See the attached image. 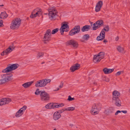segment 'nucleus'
<instances>
[{
    "label": "nucleus",
    "mask_w": 130,
    "mask_h": 130,
    "mask_svg": "<svg viewBox=\"0 0 130 130\" xmlns=\"http://www.w3.org/2000/svg\"><path fill=\"white\" fill-rule=\"evenodd\" d=\"M12 74H2L1 75V77L2 79H0V84L2 85L8 83L13 79Z\"/></svg>",
    "instance_id": "f257e3e1"
},
{
    "label": "nucleus",
    "mask_w": 130,
    "mask_h": 130,
    "mask_svg": "<svg viewBox=\"0 0 130 130\" xmlns=\"http://www.w3.org/2000/svg\"><path fill=\"white\" fill-rule=\"evenodd\" d=\"M21 21L19 18L14 19L11 22L10 28L12 29H17L20 27L21 24Z\"/></svg>",
    "instance_id": "f03ea898"
},
{
    "label": "nucleus",
    "mask_w": 130,
    "mask_h": 130,
    "mask_svg": "<svg viewBox=\"0 0 130 130\" xmlns=\"http://www.w3.org/2000/svg\"><path fill=\"white\" fill-rule=\"evenodd\" d=\"M19 66V65L17 64H8L5 69L2 70V72L7 73L10 72L17 69Z\"/></svg>",
    "instance_id": "7ed1b4c3"
},
{
    "label": "nucleus",
    "mask_w": 130,
    "mask_h": 130,
    "mask_svg": "<svg viewBox=\"0 0 130 130\" xmlns=\"http://www.w3.org/2000/svg\"><path fill=\"white\" fill-rule=\"evenodd\" d=\"M49 18L52 20L56 19L57 16V11L56 7H52L48 10Z\"/></svg>",
    "instance_id": "20e7f679"
},
{
    "label": "nucleus",
    "mask_w": 130,
    "mask_h": 130,
    "mask_svg": "<svg viewBox=\"0 0 130 130\" xmlns=\"http://www.w3.org/2000/svg\"><path fill=\"white\" fill-rule=\"evenodd\" d=\"M51 80L50 79H45L38 81L36 83L35 86L36 87H44L48 83H50Z\"/></svg>",
    "instance_id": "39448f33"
},
{
    "label": "nucleus",
    "mask_w": 130,
    "mask_h": 130,
    "mask_svg": "<svg viewBox=\"0 0 130 130\" xmlns=\"http://www.w3.org/2000/svg\"><path fill=\"white\" fill-rule=\"evenodd\" d=\"M42 13L41 10L39 8H37L32 11L30 17L31 18H33L37 17H39L41 15Z\"/></svg>",
    "instance_id": "423d86ee"
},
{
    "label": "nucleus",
    "mask_w": 130,
    "mask_h": 130,
    "mask_svg": "<svg viewBox=\"0 0 130 130\" xmlns=\"http://www.w3.org/2000/svg\"><path fill=\"white\" fill-rule=\"evenodd\" d=\"M61 27L60 29V33L61 35L64 34V31L67 32L69 30V28L68 23L66 22H62L61 24Z\"/></svg>",
    "instance_id": "0eeeda50"
},
{
    "label": "nucleus",
    "mask_w": 130,
    "mask_h": 130,
    "mask_svg": "<svg viewBox=\"0 0 130 130\" xmlns=\"http://www.w3.org/2000/svg\"><path fill=\"white\" fill-rule=\"evenodd\" d=\"M104 57V54L103 52H100L98 54L94 56L93 60L95 63L99 62Z\"/></svg>",
    "instance_id": "6e6552de"
},
{
    "label": "nucleus",
    "mask_w": 130,
    "mask_h": 130,
    "mask_svg": "<svg viewBox=\"0 0 130 130\" xmlns=\"http://www.w3.org/2000/svg\"><path fill=\"white\" fill-rule=\"evenodd\" d=\"M100 110V108L98 104H94L91 110V114L95 115L98 114Z\"/></svg>",
    "instance_id": "1a4fd4ad"
},
{
    "label": "nucleus",
    "mask_w": 130,
    "mask_h": 130,
    "mask_svg": "<svg viewBox=\"0 0 130 130\" xmlns=\"http://www.w3.org/2000/svg\"><path fill=\"white\" fill-rule=\"evenodd\" d=\"M40 99L43 101H46L49 100L50 99L49 95L45 91H42L40 94Z\"/></svg>",
    "instance_id": "9d476101"
},
{
    "label": "nucleus",
    "mask_w": 130,
    "mask_h": 130,
    "mask_svg": "<svg viewBox=\"0 0 130 130\" xmlns=\"http://www.w3.org/2000/svg\"><path fill=\"white\" fill-rule=\"evenodd\" d=\"M80 31V27L78 26H75L69 32V35L70 36L74 35L78 33Z\"/></svg>",
    "instance_id": "9b49d317"
},
{
    "label": "nucleus",
    "mask_w": 130,
    "mask_h": 130,
    "mask_svg": "<svg viewBox=\"0 0 130 130\" xmlns=\"http://www.w3.org/2000/svg\"><path fill=\"white\" fill-rule=\"evenodd\" d=\"M27 107L26 106H24L16 112L15 115V117L17 118H18L21 116L24 113Z\"/></svg>",
    "instance_id": "f8f14e48"
},
{
    "label": "nucleus",
    "mask_w": 130,
    "mask_h": 130,
    "mask_svg": "<svg viewBox=\"0 0 130 130\" xmlns=\"http://www.w3.org/2000/svg\"><path fill=\"white\" fill-rule=\"evenodd\" d=\"M51 30L50 29H48L46 30L43 38L44 42L45 43L46 41H48L51 40Z\"/></svg>",
    "instance_id": "ddd939ff"
},
{
    "label": "nucleus",
    "mask_w": 130,
    "mask_h": 130,
    "mask_svg": "<svg viewBox=\"0 0 130 130\" xmlns=\"http://www.w3.org/2000/svg\"><path fill=\"white\" fill-rule=\"evenodd\" d=\"M11 101L10 98H4L0 100V106H2L8 104Z\"/></svg>",
    "instance_id": "4468645a"
},
{
    "label": "nucleus",
    "mask_w": 130,
    "mask_h": 130,
    "mask_svg": "<svg viewBox=\"0 0 130 130\" xmlns=\"http://www.w3.org/2000/svg\"><path fill=\"white\" fill-rule=\"evenodd\" d=\"M47 109H54L57 108V103L52 102L48 103L45 106Z\"/></svg>",
    "instance_id": "2eb2a0df"
},
{
    "label": "nucleus",
    "mask_w": 130,
    "mask_h": 130,
    "mask_svg": "<svg viewBox=\"0 0 130 130\" xmlns=\"http://www.w3.org/2000/svg\"><path fill=\"white\" fill-rule=\"evenodd\" d=\"M66 44L67 45H72L76 48H77L78 45L77 42L73 39L68 41L66 42Z\"/></svg>",
    "instance_id": "dca6fc26"
},
{
    "label": "nucleus",
    "mask_w": 130,
    "mask_h": 130,
    "mask_svg": "<svg viewBox=\"0 0 130 130\" xmlns=\"http://www.w3.org/2000/svg\"><path fill=\"white\" fill-rule=\"evenodd\" d=\"M103 5V1H99L96 3L95 8V10L96 12H98L100 11Z\"/></svg>",
    "instance_id": "f3484780"
},
{
    "label": "nucleus",
    "mask_w": 130,
    "mask_h": 130,
    "mask_svg": "<svg viewBox=\"0 0 130 130\" xmlns=\"http://www.w3.org/2000/svg\"><path fill=\"white\" fill-rule=\"evenodd\" d=\"M112 100L119 99V98L120 96V93L117 91L115 90L112 92Z\"/></svg>",
    "instance_id": "a211bd4d"
},
{
    "label": "nucleus",
    "mask_w": 130,
    "mask_h": 130,
    "mask_svg": "<svg viewBox=\"0 0 130 130\" xmlns=\"http://www.w3.org/2000/svg\"><path fill=\"white\" fill-rule=\"evenodd\" d=\"M80 67V65L78 63H77L71 66L70 68V70L71 72H73L75 70L78 69Z\"/></svg>",
    "instance_id": "6ab92c4d"
},
{
    "label": "nucleus",
    "mask_w": 130,
    "mask_h": 130,
    "mask_svg": "<svg viewBox=\"0 0 130 130\" xmlns=\"http://www.w3.org/2000/svg\"><path fill=\"white\" fill-rule=\"evenodd\" d=\"M112 101L116 106L118 107H120L121 106V102L119 99L112 100Z\"/></svg>",
    "instance_id": "aec40b11"
},
{
    "label": "nucleus",
    "mask_w": 130,
    "mask_h": 130,
    "mask_svg": "<svg viewBox=\"0 0 130 130\" xmlns=\"http://www.w3.org/2000/svg\"><path fill=\"white\" fill-rule=\"evenodd\" d=\"M12 51V49H5L1 54V55L3 56L8 54L11 52Z\"/></svg>",
    "instance_id": "412c9836"
},
{
    "label": "nucleus",
    "mask_w": 130,
    "mask_h": 130,
    "mask_svg": "<svg viewBox=\"0 0 130 130\" xmlns=\"http://www.w3.org/2000/svg\"><path fill=\"white\" fill-rule=\"evenodd\" d=\"M114 70L113 69H109L105 68L103 69V71L104 73L106 74L110 73L112 72Z\"/></svg>",
    "instance_id": "4be33fe9"
},
{
    "label": "nucleus",
    "mask_w": 130,
    "mask_h": 130,
    "mask_svg": "<svg viewBox=\"0 0 130 130\" xmlns=\"http://www.w3.org/2000/svg\"><path fill=\"white\" fill-rule=\"evenodd\" d=\"M105 35L101 32L99 36H98L96 38V39L98 41H100L104 39L105 37Z\"/></svg>",
    "instance_id": "5701e85b"
},
{
    "label": "nucleus",
    "mask_w": 130,
    "mask_h": 130,
    "mask_svg": "<svg viewBox=\"0 0 130 130\" xmlns=\"http://www.w3.org/2000/svg\"><path fill=\"white\" fill-rule=\"evenodd\" d=\"M32 81L28 82L22 84V86L25 88H26L30 87L33 83Z\"/></svg>",
    "instance_id": "b1692460"
},
{
    "label": "nucleus",
    "mask_w": 130,
    "mask_h": 130,
    "mask_svg": "<svg viewBox=\"0 0 130 130\" xmlns=\"http://www.w3.org/2000/svg\"><path fill=\"white\" fill-rule=\"evenodd\" d=\"M8 16V14L5 11L2 12L0 13V18L1 19L6 18Z\"/></svg>",
    "instance_id": "393cba45"
},
{
    "label": "nucleus",
    "mask_w": 130,
    "mask_h": 130,
    "mask_svg": "<svg viewBox=\"0 0 130 130\" xmlns=\"http://www.w3.org/2000/svg\"><path fill=\"white\" fill-rule=\"evenodd\" d=\"M90 28V25H86L83 27L82 29L83 31H88Z\"/></svg>",
    "instance_id": "a878e982"
},
{
    "label": "nucleus",
    "mask_w": 130,
    "mask_h": 130,
    "mask_svg": "<svg viewBox=\"0 0 130 130\" xmlns=\"http://www.w3.org/2000/svg\"><path fill=\"white\" fill-rule=\"evenodd\" d=\"M109 29V27L108 26H105L104 28L102 29L101 32L102 33H103L105 35V31H108Z\"/></svg>",
    "instance_id": "bb28decb"
},
{
    "label": "nucleus",
    "mask_w": 130,
    "mask_h": 130,
    "mask_svg": "<svg viewBox=\"0 0 130 130\" xmlns=\"http://www.w3.org/2000/svg\"><path fill=\"white\" fill-rule=\"evenodd\" d=\"M114 110L113 109H109L107 111H105V113L107 115H109L110 114L113 113L114 112Z\"/></svg>",
    "instance_id": "cd10ccee"
},
{
    "label": "nucleus",
    "mask_w": 130,
    "mask_h": 130,
    "mask_svg": "<svg viewBox=\"0 0 130 130\" xmlns=\"http://www.w3.org/2000/svg\"><path fill=\"white\" fill-rule=\"evenodd\" d=\"M89 36L88 34L84 35L83 37L82 41H84L85 40H87L89 38Z\"/></svg>",
    "instance_id": "c85d7f7f"
},
{
    "label": "nucleus",
    "mask_w": 130,
    "mask_h": 130,
    "mask_svg": "<svg viewBox=\"0 0 130 130\" xmlns=\"http://www.w3.org/2000/svg\"><path fill=\"white\" fill-rule=\"evenodd\" d=\"M75 107H67L65 108V110L66 111H72L75 110Z\"/></svg>",
    "instance_id": "c756f323"
},
{
    "label": "nucleus",
    "mask_w": 130,
    "mask_h": 130,
    "mask_svg": "<svg viewBox=\"0 0 130 130\" xmlns=\"http://www.w3.org/2000/svg\"><path fill=\"white\" fill-rule=\"evenodd\" d=\"M63 83L62 82H61L59 84L58 87H57V91L60 90L62 88L63 86Z\"/></svg>",
    "instance_id": "7c9ffc66"
},
{
    "label": "nucleus",
    "mask_w": 130,
    "mask_h": 130,
    "mask_svg": "<svg viewBox=\"0 0 130 130\" xmlns=\"http://www.w3.org/2000/svg\"><path fill=\"white\" fill-rule=\"evenodd\" d=\"M100 27L99 26L97 25V24H96L95 23L93 25V30H95L97 29L98 28Z\"/></svg>",
    "instance_id": "2f4dec72"
},
{
    "label": "nucleus",
    "mask_w": 130,
    "mask_h": 130,
    "mask_svg": "<svg viewBox=\"0 0 130 130\" xmlns=\"http://www.w3.org/2000/svg\"><path fill=\"white\" fill-rule=\"evenodd\" d=\"M103 22L102 20H99L96 21V23H98L101 26L103 25Z\"/></svg>",
    "instance_id": "473e14b6"
},
{
    "label": "nucleus",
    "mask_w": 130,
    "mask_h": 130,
    "mask_svg": "<svg viewBox=\"0 0 130 130\" xmlns=\"http://www.w3.org/2000/svg\"><path fill=\"white\" fill-rule=\"evenodd\" d=\"M53 118L54 120H57V112H55L53 115Z\"/></svg>",
    "instance_id": "72a5a7b5"
},
{
    "label": "nucleus",
    "mask_w": 130,
    "mask_h": 130,
    "mask_svg": "<svg viewBox=\"0 0 130 130\" xmlns=\"http://www.w3.org/2000/svg\"><path fill=\"white\" fill-rule=\"evenodd\" d=\"M57 32V28H55L51 31V34L54 35Z\"/></svg>",
    "instance_id": "f704fd0d"
},
{
    "label": "nucleus",
    "mask_w": 130,
    "mask_h": 130,
    "mask_svg": "<svg viewBox=\"0 0 130 130\" xmlns=\"http://www.w3.org/2000/svg\"><path fill=\"white\" fill-rule=\"evenodd\" d=\"M41 91H39L38 89H37L35 92V94L37 95H39L40 94V93H41Z\"/></svg>",
    "instance_id": "c9c22d12"
},
{
    "label": "nucleus",
    "mask_w": 130,
    "mask_h": 130,
    "mask_svg": "<svg viewBox=\"0 0 130 130\" xmlns=\"http://www.w3.org/2000/svg\"><path fill=\"white\" fill-rule=\"evenodd\" d=\"M74 98H72L70 95L68 96V100L70 101H72L73 100H74Z\"/></svg>",
    "instance_id": "e433bc0d"
},
{
    "label": "nucleus",
    "mask_w": 130,
    "mask_h": 130,
    "mask_svg": "<svg viewBox=\"0 0 130 130\" xmlns=\"http://www.w3.org/2000/svg\"><path fill=\"white\" fill-rule=\"evenodd\" d=\"M103 80L106 82H108L109 80V78L106 77H103Z\"/></svg>",
    "instance_id": "4c0bfd02"
},
{
    "label": "nucleus",
    "mask_w": 130,
    "mask_h": 130,
    "mask_svg": "<svg viewBox=\"0 0 130 130\" xmlns=\"http://www.w3.org/2000/svg\"><path fill=\"white\" fill-rule=\"evenodd\" d=\"M15 48H16L15 46L13 44H12L9 46L8 49H14Z\"/></svg>",
    "instance_id": "58836bf2"
},
{
    "label": "nucleus",
    "mask_w": 130,
    "mask_h": 130,
    "mask_svg": "<svg viewBox=\"0 0 130 130\" xmlns=\"http://www.w3.org/2000/svg\"><path fill=\"white\" fill-rule=\"evenodd\" d=\"M64 104L63 103H57V108L62 107L64 106Z\"/></svg>",
    "instance_id": "ea45409f"
},
{
    "label": "nucleus",
    "mask_w": 130,
    "mask_h": 130,
    "mask_svg": "<svg viewBox=\"0 0 130 130\" xmlns=\"http://www.w3.org/2000/svg\"><path fill=\"white\" fill-rule=\"evenodd\" d=\"M65 111H66V110H65V108L59 110L57 111V113H62Z\"/></svg>",
    "instance_id": "a19ab883"
},
{
    "label": "nucleus",
    "mask_w": 130,
    "mask_h": 130,
    "mask_svg": "<svg viewBox=\"0 0 130 130\" xmlns=\"http://www.w3.org/2000/svg\"><path fill=\"white\" fill-rule=\"evenodd\" d=\"M43 54L42 53H39L38 54V57L39 58L41 57H42L43 55Z\"/></svg>",
    "instance_id": "79ce46f5"
},
{
    "label": "nucleus",
    "mask_w": 130,
    "mask_h": 130,
    "mask_svg": "<svg viewBox=\"0 0 130 130\" xmlns=\"http://www.w3.org/2000/svg\"><path fill=\"white\" fill-rule=\"evenodd\" d=\"M117 50L120 53H124V49H117Z\"/></svg>",
    "instance_id": "37998d69"
},
{
    "label": "nucleus",
    "mask_w": 130,
    "mask_h": 130,
    "mask_svg": "<svg viewBox=\"0 0 130 130\" xmlns=\"http://www.w3.org/2000/svg\"><path fill=\"white\" fill-rule=\"evenodd\" d=\"M3 22L2 20H0V27L3 26Z\"/></svg>",
    "instance_id": "c03bdc74"
},
{
    "label": "nucleus",
    "mask_w": 130,
    "mask_h": 130,
    "mask_svg": "<svg viewBox=\"0 0 130 130\" xmlns=\"http://www.w3.org/2000/svg\"><path fill=\"white\" fill-rule=\"evenodd\" d=\"M120 48H123V46L122 45H118L117 46V49H120Z\"/></svg>",
    "instance_id": "a18cd8bd"
},
{
    "label": "nucleus",
    "mask_w": 130,
    "mask_h": 130,
    "mask_svg": "<svg viewBox=\"0 0 130 130\" xmlns=\"http://www.w3.org/2000/svg\"><path fill=\"white\" fill-rule=\"evenodd\" d=\"M121 112L120 111V110H117L116 112L115 113V115L116 116H117L118 115V114L119 113H121Z\"/></svg>",
    "instance_id": "49530a36"
},
{
    "label": "nucleus",
    "mask_w": 130,
    "mask_h": 130,
    "mask_svg": "<svg viewBox=\"0 0 130 130\" xmlns=\"http://www.w3.org/2000/svg\"><path fill=\"white\" fill-rule=\"evenodd\" d=\"M121 72H122V71H118L117 72L116 74V75H119L121 74Z\"/></svg>",
    "instance_id": "de8ad7c7"
},
{
    "label": "nucleus",
    "mask_w": 130,
    "mask_h": 130,
    "mask_svg": "<svg viewBox=\"0 0 130 130\" xmlns=\"http://www.w3.org/2000/svg\"><path fill=\"white\" fill-rule=\"evenodd\" d=\"M120 111L121 112H122L123 113H127V111L126 110H122V111Z\"/></svg>",
    "instance_id": "09e8293b"
},
{
    "label": "nucleus",
    "mask_w": 130,
    "mask_h": 130,
    "mask_svg": "<svg viewBox=\"0 0 130 130\" xmlns=\"http://www.w3.org/2000/svg\"><path fill=\"white\" fill-rule=\"evenodd\" d=\"M61 117V115L60 114H57V119L60 118Z\"/></svg>",
    "instance_id": "8fccbe9b"
},
{
    "label": "nucleus",
    "mask_w": 130,
    "mask_h": 130,
    "mask_svg": "<svg viewBox=\"0 0 130 130\" xmlns=\"http://www.w3.org/2000/svg\"><path fill=\"white\" fill-rule=\"evenodd\" d=\"M119 39V37H117L115 38V40L116 41H117Z\"/></svg>",
    "instance_id": "3c124183"
},
{
    "label": "nucleus",
    "mask_w": 130,
    "mask_h": 130,
    "mask_svg": "<svg viewBox=\"0 0 130 130\" xmlns=\"http://www.w3.org/2000/svg\"><path fill=\"white\" fill-rule=\"evenodd\" d=\"M94 23L95 24H97V25H98V26H99V27H100L101 26L98 23H96V22Z\"/></svg>",
    "instance_id": "603ef678"
},
{
    "label": "nucleus",
    "mask_w": 130,
    "mask_h": 130,
    "mask_svg": "<svg viewBox=\"0 0 130 130\" xmlns=\"http://www.w3.org/2000/svg\"><path fill=\"white\" fill-rule=\"evenodd\" d=\"M103 42L104 43H106L107 42V41L106 40H104Z\"/></svg>",
    "instance_id": "864d4df0"
},
{
    "label": "nucleus",
    "mask_w": 130,
    "mask_h": 130,
    "mask_svg": "<svg viewBox=\"0 0 130 130\" xmlns=\"http://www.w3.org/2000/svg\"><path fill=\"white\" fill-rule=\"evenodd\" d=\"M44 63V62H42V63H41V64H43V63Z\"/></svg>",
    "instance_id": "5fc2aeb1"
},
{
    "label": "nucleus",
    "mask_w": 130,
    "mask_h": 130,
    "mask_svg": "<svg viewBox=\"0 0 130 130\" xmlns=\"http://www.w3.org/2000/svg\"><path fill=\"white\" fill-rule=\"evenodd\" d=\"M54 91H56V89L54 90Z\"/></svg>",
    "instance_id": "6e6d98bb"
},
{
    "label": "nucleus",
    "mask_w": 130,
    "mask_h": 130,
    "mask_svg": "<svg viewBox=\"0 0 130 130\" xmlns=\"http://www.w3.org/2000/svg\"><path fill=\"white\" fill-rule=\"evenodd\" d=\"M54 130H56V128H55L54 129Z\"/></svg>",
    "instance_id": "4d7b16f0"
},
{
    "label": "nucleus",
    "mask_w": 130,
    "mask_h": 130,
    "mask_svg": "<svg viewBox=\"0 0 130 130\" xmlns=\"http://www.w3.org/2000/svg\"><path fill=\"white\" fill-rule=\"evenodd\" d=\"M4 6V5H2L1 6Z\"/></svg>",
    "instance_id": "13d9d810"
},
{
    "label": "nucleus",
    "mask_w": 130,
    "mask_h": 130,
    "mask_svg": "<svg viewBox=\"0 0 130 130\" xmlns=\"http://www.w3.org/2000/svg\"><path fill=\"white\" fill-rule=\"evenodd\" d=\"M71 125V126H72L73 125L72 124H71V125Z\"/></svg>",
    "instance_id": "bf43d9fd"
},
{
    "label": "nucleus",
    "mask_w": 130,
    "mask_h": 130,
    "mask_svg": "<svg viewBox=\"0 0 130 130\" xmlns=\"http://www.w3.org/2000/svg\"><path fill=\"white\" fill-rule=\"evenodd\" d=\"M129 91H130V90H129Z\"/></svg>",
    "instance_id": "052dcab7"
}]
</instances>
